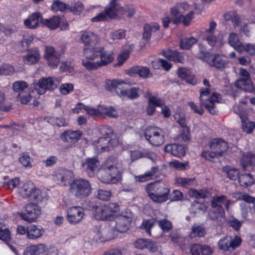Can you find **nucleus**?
Returning a JSON list of instances; mask_svg holds the SVG:
<instances>
[{
    "mask_svg": "<svg viewBox=\"0 0 255 255\" xmlns=\"http://www.w3.org/2000/svg\"><path fill=\"white\" fill-rule=\"evenodd\" d=\"M82 65L89 70H93L112 63L115 55L112 51L106 50L102 46L86 48L83 52Z\"/></svg>",
    "mask_w": 255,
    "mask_h": 255,
    "instance_id": "1",
    "label": "nucleus"
},
{
    "mask_svg": "<svg viewBox=\"0 0 255 255\" xmlns=\"http://www.w3.org/2000/svg\"><path fill=\"white\" fill-rule=\"evenodd\" d=\"M124 168L125 165L121 160L110 157L98 169V179L104 183H116L121 180V174Z\"/></svg>",
    "mask_w": 255,
    "mask_h": 255,
    "instance_id": "2",
    "label": "nucleus"
},
{
    "mask_svg": "<svg viewBox=\"0 0 255 255\" xmlns=\"http://www.w3.org/2000/svg\"><path fill=\"white\" fill-rule=\"evenodd\" d=\"M196 6V4L191 5L186 2L177 3L170 9L172 18L165 16L162 19L163 26L168 27L170 22L176 24L182 22L185 25H188L193 18Z\"/></svg>",
    "mask_w": 255,
    "mask_h": 255,
    "instance_id": "3",
    "label": "nucleus"
},
{
    "mask_svg": "<svg viewBox=\"0 0 255 255\" xmlns=\"http://www.w3.org/2000/svg\"><path fill=\"white\" fill-rule=\"evenodd\" d=\"M145 190L150 199L155 203H162L169 199L170 189L164 183H149L147 185Z\"/></svg>",
    "mask_w": 255,
    "mask_h": 255,
    "instance_id": "4",
    "label": "nucleus"
},
{
    "mask_svg": "<svg viewBox=\"0 0 255 255\" xmlns=\"http://www.w3.org/2000/svg\"><path fill=\"white\" fill-rule=\"evenodd\" d=\"M92 213L95 218L98 220L112 221L119 216L120 208L117 204L111 203L94 207Z\"/></svg>",
    "mask_w": 255,
    "mask_h": 255,
    "instance_id": "5",
    "label": "nucleus"
},
{
    "mask_svg": "<svg viewBox=\"0 0 255 255\" xmlns=\"http://www.w3.org/2000/svg\"><path fill=\"white\" fill-rule=\"evenodd\" d=\"M18 193L22 198H28L30 200L36 203L41 202L44 198L43 193L30 181L20 183L18 186Z\"/></svg>",
    "mask_w": 255,
    "mask_h": 255,
    "instance_id": "6",
    "label": "nucleus"
},
{
    "mask_svg": "<svg viewBox=\"0 0 255 255\" xmlns=\"http://www.w3.org/2000/svg\"><path fill=\"white\" fill-rule=\"evenodd\" d=\"M248 98L242 99L239 105L233 107L234 112L239 115L241 119L242 129L248 134L251 133L255 128V123L250 121L247 117Z\"/></svg>",
    "mask_w": 255,
    "mask_h": 255,
    "instance_id": "7",
    "label": "nucleus"
},
{
    "mask_svg": "<svg viewBox=\"0 0 255 255\" xmlns=\"http://www.w3.org/2000/svg\"><path fill=\"white\" fill-rule=\"evenodd\" d=\"M209 90L206 88L200 91V104L203 105L212 115H216L217 111L215 107L216 103L221 101V95L216 93H213L209 96Z\"/></svg>",
    "mask_w": 255,
    "mask_h": 255,
    "instance_id": "8",
    "label": "nucleus"
},
{
    "mask_svg": "<svg viewBox=\"0 0 255 255\" xmlns=\"http://www.w3.org/2000/svg\"><path fill=\"white\" fill-rule=\"evenodd\" d=\"M92 191V188L89 182L83 178L74 180L70 184V192L75 197L84 198L88 196Z\"/></svg>",
    "mask_w": 255,
    "mask_h": 255,
    "instance_id": "9",
    "label": "nucleus"
},
{
    "mask_svg": "<svg viewBox=\"0 0 255 255\" xmlns=\"http://www.w3.org/2000/svg\"><path fill=\"white\" fill-rule=\"evenodd\" d=\"M60 83L59 79L55 77L41 78L38 82L33 83L34 90L38 95H43L47 91L56 89Z\"/></svg>",
    "mask_w": 255,
    "mask_h": 255,
    "instance_id": "10",
    "label": "nucleus"
},
{
    "mask_svg": "<svg viewBox=\"0 0 255 255\" xmlns=\"http://www.w3.org/2000/svg\"><path fill=\"white\" fill-rule=\"evenodd\" d=\"M217 26L216 23L214 21L209 22V27L204 33V37L207 43L211 46H220L224 43V35L222 33H219L217 36L215 34Z\"/></svg>",
    "mask_w": 255,
    "mask_h": 255,
    "instance_id": "11",
    "label": "nucleus"
},
{
    "mask_svg": "<svg viewBox=\"0 0 255 255\" xmlns=\"http://www.w3.org/2000/svg\"><path fill=\"white\" fill-rule=\"evenodd\" d=\"M116 222L115 229L118 233H124L128 231L131 223L134 220L133 214L129 209L122 211L118 217Z\"/></svg>",
    "mask_w": 255,
    "mask_h": 255,
    "instance_id": "12",
    "label": "nucleus"
},
{
    "mask_svg": "<svg viewBox=\"0 0 255 255\" xmlns=\"http://www.w3.org/2000/svg\"><path fill=\"white\" fill-rule=\"evenodd\" d=\"M145 136L149 142L154 146H160L164 142L162 129L156 127H148L145 131Z\"/></svg>",
    "mask_w": 255,
    "mask_h": 255,
    "instance_id": "13",
    "label": "nucleus"
},
{
    "mask_svg": "<svg viewBox=\"0 0 255 255\" xmlns=\"http://www.w3.org/2000/svg\"><path fill=\"white\" fill-rule=\"evenodd\" d=\"M24 208V211L18 214L22 219L27 222H35L41 214V208L34 204H28Z\"/></svg>",
    "mask_w": 255,
    "mask_h": 255,
    "instance_id": "14",
    "label": "nucleus"
},
{
    "mask_svg": "<svg viewBox=\"0 0 255 255\" xmlns=\"http://www.w3.org/2000/svg\"><path fill=\"white\" fill-rule=\"evenodd\" d=\"M119 143V139L116 135L112 136L100 137L96 144L97 149L99 151H108L113 149Z\"/></svg>",
    "mask_w": 255,
    "mask_h": 255,
    "instance_id": "15",
    "label": "nucleus"
},
{
    "mask_svg": "<svg viewBox=\"0 0 255 255\" xmlns=\"http://www.w3.org/2000/svg\"><path fill=\"white\" fill-rule=\"evenodd\" d=\"M241 243L242 239L239 236H236L234 238L230 236H226L218 241V247L221 250L228 251L231 249L235 250L241 245Z\"/></svg>",
    "mask_w": 255,
    "mask_h": 255,
    "instance_id": "16",
    "label": "nucleus"
},
{
    "mask_svg": "<svg viewBox=\"0 0 255 255\" xmlns=\"http://www.w3.org/2000/svg\"><path fill=\"white\" fill-rule=\"evenodd\" d=\"M47 253V255H57L56 249L52 248L49 249L44 244H38L27 247L24 251L26 255H39Z\"/></svg>",
    "mask_w": 255,
    "mask_h": 255,
    "instance_id": "17",
    "label": "nucleus"
},
{
    "mask_svg": "<svg viewBox=\"0 0 255 255\" xmlns=\"http://www.w3.org/2000/svg\"><path fill=\"white\" fill-rule=\"evenodd\" d=\"M240 74L241 77L236 82V86L245 91L252 92L254 90V86L249 72L245 69L241 68Z\"/></svg>",
    "mask_w": 255,
    "mask_h": 255,
    "instance_id": "18",
    "label": "nucleus"
},
{
    "mask_svg": "<svg viewBox=\"0 0 255 255\" xmlns=\"http://www.w3.org/2000/svg\"><path fill=\"white\" fill-rule=\"evenodd\" d=\"M84 216V209L79 206L69 208L67 211V220L71 225L80 223Z\"/></svg>",
    "mask_w": 255,
    "mask_h": 255,
    "instance_id": "19",
    "label": "nucleus"
},
{
    "mask_svg": "<svg viewBox=\"0 0 255 255\" xmlns=\"http://www.w3.org/2000/svg\"><path fill=\"white\" fill-rule=\"evenodd\" d=\"M44 58L48 64L53 68L57 67L60 63V55L51 46H45Z\"/></svg>",
    "mask_w": 255,
    "mask_h": 255,
    "instance_id": "20",
    "label": "nucleus"
},
{
    "mask_svg": "<svg viewBox=\"0 0 255 255\" xmlns=\"http://www.w3.org/2000/svg\"><path fill=\"white\" fill-rule=\"evenodd\" d=\"M100 165V162L96 157H88L83 160L81 166L89 177H93Z\"/></svg>",
    "mask_w": 255,
    "mask_h": 255,
    "instance_id": "21",
    "label": "nucleus"
},
{
    "mask_svg": "<svg viewBox=\"0 0 255 255\" xmlns=\"http://www.w3.org/2000/svg\"><path fill=\"white\" fill-rule=\"evenodd\" d=\"M55 180L63 186L68 185L73 178V173L68 170L60 169L57 170L54 173Z\"/></svg>",
    "mask_w": 255,
    "mask_h": 255,
    "instance_id": "22",
    "label": "nucleus"
},
{
    "mask_svg": "<svg viewBox=\"0 0 255 255\" xmlns=\"http://www.w3.org/2000/svg\"><path fill=\"white\" fill-rule=\"evenodd\" d=\"M96 232L102 242L112 240L118 236V232L116 229H114L109 226L100 227Z\"/></svg>",
    "mask_w": 255,
    "mask_h": 255,
    "instance_id": "23",
    "label": "nucleus"
},
{
    "mask_svg": "<svg viewBox=\"0 0 255 255\" xmlns=\"http://www.w3.org/2000/svg\"><path fill=\"white\" fill-rule=\"evenodd\" d=\"M80 39L85 45L84 49L86 48H90L89 46H95L100 41L99 36L90 31L82 32Z\"/></svg>",
    "mask_w": 255,
    "mask_h": 255,
    "instance_id": "24",
    "label": "nucleus"
},
{
    "mask_svg": "<svg viewBox=\"0 0 255 255\" xmlns=\"http://www.w3.org/2000/svg\"><path fill=\"white\" fill-rule=\"evenodd\" d=\"M211 150L213 151L218 156H221L227 151V143L222 139L215 138L209 144Z\"/></svg>",
    "mask_w": 255,
    "mask_h": 255,
    "instance_id": "25",
    "label": "nucleus"
},
{
    "mask_svg": "<svg viewBox=\"0 0 255 255\" xmlns=\"http://www.w3.org/2000/svg\"><path fill=\"white\" fill-rule=\"evenodd\" d=\"M118 0H112L106 7L105 12L108 17L113 18L116 16L123 15V7L118 3Z\"/></svg>",
    "mask_w": 255,
    "mask_h": 255,
    "instance_id": "26",
    "label": "nucleus"
},
{
    "mask_svg": "<svg viewBox=\"0 0 255 255\" xmlns=\"http://www.w3.org/2000/svg\"><path fill=\"white\" fill-rule=\"evenodd\" d=\"M192 255H213L214 249L207 245L193 244L190 248Z\"/></svg>",
    "mask_w": 255,
    "mask_h": 255,
    "instance_id": "27",
    "label": "nucleus"
},
{
    "mask_svg": "<svg viewBox=\"0 0 255 255\" xmlns=\"http://www.w3.org/2000/svg\"><path fill=\"white\" fill-rule=\"evenodd\" d=\"M125 85L126 82L122 80L108 79L106 81L105 88L108 91L116 93L120 96L121 91H125L123 89Z\"/></svg>",
    "mask_w": 255,
    "mask_h": 255,
    "instance_id": "28",
    "label": "nucleus"
},
{
    "mask_svg": "<svg viewBox=\"0 0 255 255\" xmlns=\"http://www.w3.org/2000/svg\"><path fill=\"white\" fill-rule=\"evenodd\" d=\"M41 58L40 51L38 48L33 47L29 49L27 54L23 56V61L27 65H34L37 63Z\"/></svg>",
    "mask_w": 255,
    "mask_h": 255,
    "instance_id": "29",
    "label": "nucleus"
},
{
    "mask_svg": "<svg viewBox=\"0 0 255 255\" xmlns=\"http://www.w3.org/2000/svg\"><path fill=\"white\" fill-rule=\"evenodd\" d=\"M83 135L82 131L66 130L60 134V138L62 141L66 142L75 143L78 141Z\"/></svg>",
    "mask_w": 255,
    "mask_h": 255,
    "instance_id": "30",
    "label": "nucleus"
},
{
    "mask_svg": "<svg viewBox=\"0 0 255 255\" xmlns=\"http://www.w3.org/2000/svg\"><path fill=\"white\" fill-rule=\"evenodd\" d=\"M205 59L209 65L217 68H223L226 62L219 55L207 53L205 56Z\"/></svg>",
    "mask_w": 255,
    "mask_h": 255,
    "instance_id": "31",
    "label": "nucleus"
},
{
    "mask_svg": "<svg viewBox=\"0 0 255 255\" xmlns=\"http://www.w3.org/2000/svg\"><path fill=\"white\" fill-rule=\"evenodd\" d=\"M127 73L130 76L138 75L142 78H147L152 76V73L149 69L147 67L143 66L132 67L127 71Z\"/></svg>",
    "mask_w": 255,
    "mask_h": 255,
    "instance_id": "32",
    "label": "nucleus"
},
{
    "mask_svg": "<svg viewBox=\"0 0 255 255\" xmlns=\"http://www.w3.org/2000/svg\"><path fill=\"white\" fill-rule=\"evenodd\" d=\"M41 15L39 12H34L29 16L23 21L24 25L28 28L34 29L39 25V21L41 22Z\"/></svg>",
    "mask_w": 255,
    "mask_h": 255,
    "instance_id": "33",
    "label": "nucleus"
},
{
    "mask_svg": "<svg viewBox=\"0 0 255 255\" xmlns=\"http://www.w3.org/2000/svg\"><path fill=\"white\" fill-rule=\"evenodd\" d=\"M165 152L169 153L173 156L181 157L185 154L184 147L176 144H169L164 147Z\"/></svg>",
    "mask_w": 255,
    "mask_h": 255,
    "instance_id": "34",
    "label": "nucleus"
},
{
    "mask_svg": "<svg viewBox=\"0 0 255 255\" xmlns=\"http://www.w3.org/2000/svg\"><path fill=\"white\" fill-rule=\"evenodd\" d=\"M0 239L5 242L9 246L10 249L17 254L13 247L8 244V243L11 240V234L9 228L6 225L1 222H0Z\"/></svg>",
    "mask_w": 255,
    "mask_h": 255,
    "instance_id": "35",
    "label": "nucleus"
},
{
    "mask_svg": "<svg viewBox=\"0 0 255 255\" xmlns=\"http://www.w3.org/2000/svg\"><path fill=\"white\" fill-rule=\"evenodd\" d=\"M0 239L5 242L9 246L10 249L17 254L13 247L8 244V243L11 240V234L9 228L6 225L1 222H0Z\"/></svg>",
    "mask_w": 255,
    "mask_h": 255,
    "instance_id": "36",
    "label": "nucleus"
},
{
    "mask_svg": "<svg viewBox=\"0 0 255 255\" xmlns=\"http://www.w3.org/2000/svg\"><path fill=\"white\" fill-rule=\"evenodd\" d=\"M44 233V229L41 226L31 225L28 227L27 237L30 240H37Z\"/></svg>",
    "mask_w": 255,
    "mask_h": 255,
    "instance_id": "37",
    "label": "nucleus"
},
{
    "mask_svg": "<svg viewBox=\"0 0 255 255\" xmlns=\"http://www.w3.org/2000/svg\"><path fill=\"white\" fill-rule=\"evenodd\" d=\"M162 105V99L156 96H150L148 100L146 112L148 115H152L155 111V107Z\"/></svg>",
    "mask_w": 255,
    "mask_h": 255,
    "instance_id": "38",
    "label": "nucleus"
},
{
    "mask_svg": "<svg viewBox=\"0 0 255 255\" xmlns=\"http://www.w3.org/2000/svg\"><path fill=\"white\" fill-rule=\"evenodd\" d=\"M141 94V90L138 87H132L125 91H121L120 97L123 99L128 98L134 99L138 98Z\"/></svg>",
    "mask_w": 255,
    "mask_h": 255,
    "instance_id": "39",
    "label": "nucleus"
},
{
    "mask_svg": "<svg viewBox=\"0 0 255 255\" xmlns=\"http://www.w3.org/2000/svg\"><path fill=\"white\" fill-rule=\"evenodd\" d=\"M209 218L213 220L217 221L218 225H221L225 221V212L223 210V212L219 209H213L212 207L209 212Z\"/></svg>",
    "mask_w": 255,
    "mask_h": 255,
    "instance_id": "40",
    "label": "nucleus"
},
{
    "mask_svg": "<svg viewBox=\"0 0 255 255\" xmlns=\"http://www.w3.org/2000/svg\"><path fill=\"white\" fill-rule=\"evenodd\" d=\"M208 206L209 204L207 202L199 203L194 201L192 202L190 210L191 213L194 215L202 214L206 211Z\"/></svg>",
    "mask_w": 255,
    "mask_h": 255,
    "instance_id": "41",
    "label": "nucleus"
},
{
    "mask_svg": "<svg viewBox=\"0 0 255 255\" xmlns=\"http://www.w3.org/2000/svg\"><path fill=\"white\" fill-rule=\"evenodd\" d=\"M178 75L180 78L184 80L187 83L191 84H195L196 83L194 76L189 69L185 68H180L178 70Z\"/></svg>",
    "mask_w": 255,
    "mask_h": 255,
    "instance_id": "42",
    "label": "nucleus"
},
{
    "mask_svg": "<svg viewBox=\"0 0 255 255\" xmlns=\"http://www.w3.org/2000/svg\"><path fill=\"white\" fill-rule=\"evenodd\" d=\"M241 164L245 169L255 165V154L247 153L244 154L241 160Z\"/></svg>",
    "mask_w": 255,
    "mask_h": 255,
    "instance_id": "43",
    "label": "nucleus"
},
{
    "mask_svg": "<svg viewBox=\"0 0 255 255\" xmlns=\"http://www.w3.org/2000/svg\"><path fill=\"white\" fill-rule=\"evenodd\" d=\"M61 18L58 16H54L49 18L41 19V23L50 29L57 28L60 24Z\"/></svg>",
    "mask_w": 255,
    "mask_h": 255,
    "instance_id": "44",
    "label": "nucleus"
},
{
    "mask_svg": "<svg viewBox=\"0 0 255 255\" xmlns=\"http://www.w3.org/2000/svg\"><path fill=\"white\" fill-rule=\"evenodd\" d=\"M228 43L237 51L241 50L243 47V44L240 41L238 35L235 32H231L228 37Z\"/></svg>",
    "mask_w": 255,
    "mask_h": 255,
    "instance_id": "45",
    "label": "nucleus"
},
{
    "mask_svg": "<svg viewBox=\"0 0 255 255\" xmlns=\"http://www.w3.org/2000/svg\"><path fill=\"white\" fill-rule=\"evenodd\" d=\"M159 28L160 25L157 23L145 24L143 28V38L148 39L151 36V33L158 30Z\"/></svg>",
    "mask_w": 255,
    "mask_h": 255,
    "instance_id": "46",
    "label": "nucleus"
},
{
    "mask_svg": "<svg viewBox=\"0 0 255 255\" xmlns=\"http://www.w3.org/2000/svg\"><path fill=\"white\" fill-rule=\"evenodd\" d=\"M176 184L178 186L189 188L196 185L197 182L194 178L178 177L176 179Z\"/></svg>",
    "mask_w": 255,
    "mask_h": 255,
    "instance_id": "47",
    "label": "nucleus"
},
{
    "mask_svg": "<svg viewBox=\"0 0 255 255\" xmlns=\"http://www.w3.org/2000/svg\"><path fill=\"white\" fill-rule=\"evenodd\" d=\"M226 21H231L235 28L238 27L241 23L240 18L235 11H228L224 15Z\"/></svg>",
    "mask_w": 255,
    "mask_h": 255,
    "instance_id": "48",
    "label": "nucleus"
},
{
    "mask_svg": "<svg viewBox=\"0 0 255 255\" xmlns=\"http://www.w3.org/2000/svg\"><path fill=\"white\" fill-rule=\"evenodd\" d=\"M239 182L241 186L247 187L254 184L255 179L251 174H245L239 176Z\"/></svg>",
    "mask_w": 255,
    "mask_h": 255,
    "instance_id": "49",
    "label": "nucleus"
},
{
    "mask_svg": "<svg viewBox=\"0 0 255 255\" xmlns=\"http://www.w3.org/2000/svg\"><path fill=\"white\" fill-rule=\"evenodd\" d=\"M100 110L101 111V116H106L113 118H117L118 117L117 111L112 107L100 106Z\"/></svg>",
    "mask_w": 255,
    "mask_h": 255,
    "instance_id": "50",
    "label": "nucleus"
},
{
    "mask_svg": "<svg viewBox=\"0 0 255 255\" xmlns=\"http://www.w3.org/2000/svg\"><path fill=\"white\" fill-rule=\"evenodd\" d=\"M156 171V167H152L150 171L145 172L144 174L139 176H135L134 179L136 181L143 182L147 181L152 178Z\"/></svg>",
    "mask_w": 255,
    "mask_h": 255,
    "instance_id": "51",
    "label": "nucleus"
},
{
    "mask_svg": "<svg viewBox=\"0 0 255 255\" xmlns=\"http://www.w3.org/2000/svg\"><path fill=\"white\" fill-rule=\"evenodd\" d=\"M34 39L32 34L30 33H25L22 36V39L20 43V46L22 47L21 50L27 49L29 45L32 43Z\"/></svg>",
    "mask_w": 255,
    "mask_h": 255,
    "instance_id": "52",
    "label": "nucleus"
},
{
    "mask_svg": "<svg viewBox=\"0 0 255 255\" xmlns=\"http://www.w3.org/2000/svg\"><path fill=\"white\" fill-rule=\"evenodd\" d=\"M226 196H214L212 201L211 207L213 209H219L223 212L224 210L222 205L224 204Z\"/></svg>",
    "mask_w": 255,
    "mask_h": 255,
    "instance_id": "53",
    "label": "nucleus"
},
{
    "mask_svg": "<svg viewBox=\"0 0 255 255\" xmlns=\"http://www.w3.org/2000/svg\"><path fill=\"white\" fill-rule=\"evenodd\" d=\"M197 40L193 37L182 39L180 42V48L182 49H189L193 45L196 43Z\"/></svg>",
    "mask_w": 255,
    "mask_h": 255,
    "instance_id": "54",
    "label": "nucleus"
},
{
    "mask_svg": "<svg viewBox=\"0 0 255 255\" xmlns=\"http://www.w3.org/2000/svg\"><path fill=\"white\" fill-rule=\"evenodd\" d=\"M205 234V230L201 226L195 225L192 227L190 233L191 238L203 237Z\"/></svg>",
    "mask_w": 255,
    "mask_h": 255,
    "instance_id": "55",
    "label": "nucleus"
},
{
    "mask_svg": "<svg viewBox=\"0 0 255 255\" xmlns=\"http://www.w3.org/2000/svg\"><path fill=\"white\" fill-rule=\"evenodd\" d=\"M51 9L55 11H64L69 9V4H67L60 0L54 1L51 6Z\"/></svg>",
    "mask_w": 255,
    "mask_h": 255,
    "instance_id": "56",
    "label": "nucleus"
},
{
    "mask_svg": "<svg viewBox=\"0 0 255 255\" xmlns=\"http://www.w3.org/2000/svg\"><path fill=\"white\" fill-rule=\"evenodd\" d=\"M165 56L171 61L176 62H182L184 57L181 54L176 51H170L169 53H166Z\"/></svg>",
    "mask_w": 255,
    "mask_h": 255,
    "instance_id": "57",
    "label": "nucleus"
},
{
    "mask_svg": "<svg viewBox=\"0 0 255 255\" xmlns=\"http://www.w3.org/2000/svg\"><path fill=\"white\" fill-rule=\"evenodd\" d=\"M84 7V6L82 2L77 1V2L71 3L70 5L69 4L68 10L75 14H79L83 11Z\"/></svg>",
    "mask_w": 255,
    "mask_h": 255,
    "instance_id": "58",
    "label": "nucleus"
},
{
    "mask_svg": "<svg viewBox=\"0 0 255 255\" xmlns=\"http://www.w3.org/2000/svg\"><path fill=\"white\" fill-rule=\"evenodd\" d=\"M223 171L231 180H236L238 177L239 178V172L236 168L227 166L223 168Z\"/></svg>",
    "mask_w": 255,
    "mask_h": 255,
    "instance_id": "59",
    "label": "nucleus"
},
{
    "mask_svg": "<svg viewBox=\"0 0 255 255\" xmlns=\"http://www.w3.org/2000/svg\"><path fill=\"white\" fill-rule=\"evenodd\" d=\"M28 87V84L23 81H17L13 83L12 89L15 92H23V91L27 88Z\"/></svg>",
    "mask_w": 255,
    "mask_h": 255,
    "instance_id": "60",
    "label": "nucleus"
},
{
    "mask_svg": "<svg viewBox=\"0 0 255 255\" xmlns=\"http://www.w3.org/2000/svg\"><path fill=\"white\" fill-rule=\"evenodd\" d=\"M33 92V90H31L29 93L21 92L18 94L17 100L20 101L22 104H27L31 100L32 97L31 94Z\"/></svg>",
    "mask_w": 255,
    "mask_h": 255,
    "instance_id": "61",
    "label": "nucleus"
},
{
    "mask_svg": "<svg viewBox=\"0 0 255 255\" xmlns=\"http://www.w3.org/2000/svg\"><path fill=\"white\" fill-rule=\"evenodd\" d=\"M74 90V86L71 83H65L62 84L59 87V91L60 93L63 95H67Z\"/></svg>",
    "mask_w": 255,
    "mask_h": 255,
    "instance_id": "62",
    "label": "nucleus"
},
{
    "mask_svg": "<svg viewBox=\"0 0 255 255\" xmlns=\"http://www.w3.org/2000/svg\"><path fill=\"white\" fill-rule=\"evenodd\" d=\"M126 36V31L123 29L114 31L111 32L110 38L113 40H120L125 38Z\"/></svg>",
    "mask_w": 255,
    "mask_h": 255,
    "instance_id": "63",
    "label": "nucleus"
},
{
    "mask_svg": "<svg viewBox=\"0 0 255 255\" xmlns=\"http://www.w3.org/2000/svg\"><path fill=\"white\" fill-rule=\"evenodd\" d=\"M19 162L24 166L30 167L32 159L27 153H23L19 158Z\"/></svg>",
    "mask_w": 255,
    "mask_h": 255,
    "instance_id": "64",
    "label": "nucleus"
}]
</instances>
